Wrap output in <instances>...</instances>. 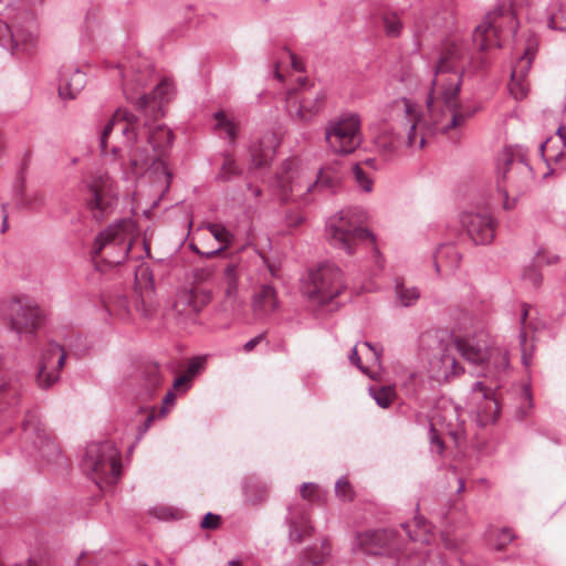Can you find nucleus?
<instances>
[{
    "mask_svg": "<svg viewBox=\"0 0 566 566\" xmlns=\"http://www.w3.org/2000/svg\"><path fill=\"white\" fill-rule=\"evenodd\" d=\"M153 119L146 117L147 140L156 156H151L146 148L134 146L138 138L136 125L138 118L127 109L118 108L104 126L99 136L101 153L106 156L108 151L114 158L118 157L119 147L109 144L113 134L119 135L129 149V172L133 176L147 172L157 185L158 190L167 192L172 181V174L166 163L160 158L172 145L174 134L166 125L151 124Z\"/></svg>",
    "mask_w": 566,
    "mask_h": 566,
    "instance_id": "obj_1",
    "label": "nucleus"
},
{
    "mask_svg": "<svg viewBox=\"0 0 566 566\" xmlns=\"http://www.w3.org/2000/svg\"><path fill=\"white\" fill-rule=\"evenodd\" d=\"M465 51L462 43L452 42L447 44L441 52L440 59L434 67L432 88L427 98V106L430 112L434 102H441L446 106L443 117L446 123L436 122V129L442 134L461 127L474 111L464 112L459 104V92L462 83V60Z\"/></svg>",
    "mask_w": 566,
    "mask_h": 566,
    "instance_id": "obj_2",
    "label": "nucleus"
},
{
    "mask_svg": "<svg viewBox=\"0 0 566 566\" xmlns=\"http://www.w3.org/2000/svg\"><path fill=\"white\" fill-rule=\"evenodd\" d=\"M359 223L355 209L340 210L326 221V240L333 248L344 251L347 255H353L363 248H370L377 269L382 270L385 260L376 247V238Z\"/></svg>",
    "mask_w": 566,
    "mask_h": 566,
    "instance_id": "obj_3",
    "label": "nucleus"
},
{
    "mask_svg": "<svg viewBox=\"0 0 566 566\" xmlns=\"http://www.w3.org/2000/svg\"><path fill=\"white\" fill-rule=\"evenodd\" d=\"M497 189L502 193L504 209H512L533 180V169L522 146H507L497 159Z\"/></svg>",
    "mask_w": 566,
    "mask_h": 566,
    "instance_id": "obj_4",
    "label": "nucleus"
},
{
    "mask_svg": "<svg viewBox=\"0 0 566 566\" xmlns=\"http://www.w3.org/2000/svg\"><path fill=\"white\" fill-rule=\"evenodd\" d=\"M151 69L145 63L144 70L133 73L130 80H124L123 90L130 102L138 111L150 119H158L164 116L163 105L169 102L175 95V85L169 78L161 80L151 94H143L135 98L134 94L139 87L146 86L151 77Z\"/></svg>",
    "mask_w": 566,
    "mask_h": 566,
    "instance_id": "obj_5",
    "label": "nucleus"
},
{
    "mask_svg": "<svg viewBox=\"0 0 566 566\" xmlns=\"http://www.w3.org/2000/svg\"><path fill=\"white\" fill-rule=\"evenodd\" d=\"M135 224L130 219H122L109 224L96 237L91 254L108 265L123 263L133 247Z\"/></svg>",
    "mask_w": 566,
    "mask_h": 566,
    "instance_id": "obj_6",
    "label": "nucleus"
},
{
    "mask_svg": "<svg viewBox=\"0 0 566 566\" xmlns=\"http://www.w3.org/2000/svg\"><path fill=\"white\" fill-rule=\"evenodd\" d=\"M82 469L99 489L112 486L120 476V451L112 441L91 442L86 446Z\"/></svg>",
    "mask_w": 566,
    "mask_h": 566,
    "instance_id": "obj_7",
    "label": "nucleus"
},
{
    "mask_svg": "<svg viewBox=\"0 0 566 566\" xmlns=\"http://www.w3.org/2000/svg\"><path fill=\"white\" fill-rule=\"evenodd\" d=\"M454 352L460 353L468 363L474 366H482L490 358L486 342L474 343L470 338H457L454 343L443 348L439 357L431 360L430 365L432 370H436V378L448 379L450 376L460 375L463 371L457 361Z\"/></svg>",
    "mask_w": 566,
    "mask_h": 566,
    "instance_id": "obj_8",
    "label": "nucleus"
},
{
    "mask_svg": "<svg viewBox=\"0 0 566 566\" xmlns=\"http://www.w3.org/2000/svg\"><path fill=\"white\" fill-rule=\"evenodd\" d=\"M346 289L342 270L331 262H324L308 270L302 283V293L311 302L325 305Z\"/></svg>",
    "mask_w": 566,
    "mask_h": 566,
    "instance_id": "obj_9",
    "label": "nucleus"
},
{
    "mask_svg": "<svg viewBox=\"0 0 566 566\" xmlns=\"http://www.w3.org/2000/svg\"><path fill=\"white\" fill-rule=\"evenodd\" d=\"M507 23L510 31L516 33V11L512 0H502L496 8L489 12L483 21L475 27L472 40L480 51H488L491 48H500V33L502 27Z\"/></svg>",
    "mask_w": 566,
    "mask_h": 566,
    "instance_id": "obj_10",
    "label": "nucleus"
},
{
    "mask_svg": "<svg viewBox=\"0 0 566 566\" xmlns=\"http://www.w3.org/2000/svg\"><path fill=\"white\" fill-rule=\"evenodd\" d=\"M24 451L36 460L48 464L62 465L64 462L61 448L46 431L34 412H28L23 420Z\"/></svg>",
    "mask_w": 566,
    "mask_h": 566,
    "instance_id": "obj_11",
    "label": "nucleus"
},
{
    "mask_svg": "<svg viewBox=\"0 0 566 566\" xmlns=\"http://www.w3.org/2000/svg\"><path fill=\"white\" fill-rule=\"evenodd\" d=\"M86 208L97 222L103 221L117 203L115 182L107 172L96 171L85 181Z\"/></svg>",
    "mask_w": 566,
    "mask_h": 566,
    "instance_id": "obj_12",
    "label": "nucleus"
},
{
    "mask_svg": "<svg viewBox=\"0 0 566 566\" xmlns=\"http://www.w3.org/2000/svg\"><path fill=\"white\" fill-rule=\"evenodd\" d=\"M361 120L356 113H343L331 119L325 127L326 143L336 154H350L361 143Z\"/></svg>",
    "mask_w": 566,
    "mask_h": 566,
    "instance_id": "obj_13",
    "label": "nucleus"
},
{
    "mask_svg": "<svg viewBox=\"0 0 566 566\" xmlns=\"http://www.w3.org/2000/svg\"><path fill=\"white\" fill-rule=\"evenodd\" d=\"M276 177L279 195L283 201H298L307 205L317 195V185L304 174L294 169V160L285 159Z\"/></svg>",
    "mask_w": 566,
    "mask_h": 566,
    "instance_id": "obj_14",
    "label": "nucleus"
},
{
    "mask_svg": "<svg viewBox=\"0 0 566 566\" xmlns=\"http://www.w3.org/2000/svg\"><path fill=\"white\" fill-rule=\"evenodd\" d=\"M324 103L325 93L322 88H305L298 94H289L286 112L292 122L305 125L318 115L324 107Z\"/></svg>",
    "mask_w": 566,
    "mask_h": 566,
    "instance_id": "obj_15",
    "label": "nucleus"
},
{
    "mask_svg": "<svg viewBox=\"0 0 566 566\" xmlns=\"http://www.w3.org/2000/svg\"><path fill=\"white\" fill-rule=\"evenodd\" d=\"M10 327L17 334H33L41 325L40 308L24 298L12 300L7 310Z\"/></svg>",
    "mask_w": 566,
    "mask_h": 566,
    "instance_id": "obj_16",
    "label": "nucleus"
},
{
    "mask_svg": "<svg viewBox=\"0 0 566 566\" xmlns=\"http://www.w3.org/2000/svg\"><path fill=\"white\" fill-rule=\"evenodd\" d=\"M353 549L368 555H384L399 552L401 547L395 531L377 530L358 533Z\"/></svg>",
    "mask_w": 566,
    "mask_h": 566,
    "instance_id": "obj_17",
    "label": "nucleus"
},
{
    "mask_svg": "<svg viewBox=\"0 0 566 566\" xmlns=\"http://www.w3.org/2000/svg\"><path fill=\"white\" fill-rule=\"evenodd\" d=\"M65 357L63 347L55 342H50L44 347L36 373V381L41 388L48 389L60 379V371L64 366Z\"/></svg>",
    "mask_w": 566,
    "mask_h": 566,
    "instance_id": "obj_18",
    "label": "nucleus"
},
{
    "mask_svg": "<svg viewBox=\"0 0 566 566\" xmlns=\"http://www.w3.org/2000/svg\"><path fill=\"white\" fill-rule=\"evenodd\" d=\"M460 222L474 244H490L495 234L496 221L490 212L465 211Z\"/></svg>",
    "mask_w": 566,
    "mask_h": 566,
    "instance_id": "obj_19",
    "label": "nucleus"
},
{
    "mask_svg": "<svg viewBox=\"0 0 566 566\" xmlns=\"http://www.w3.org/2000/svg\"><path fill=\"white\" fill-rule=\"evenodd\" d=\"M469 405L476 413L479 422L483 426L496 421L500 408L492 390L486 388L482 381L473 384Z\"/></svg>",
    "mask_w": 566,
    "mask_h": 566,
    "instance_id": "obj_20",
    "label": "nucleus"
},
{
    "mask_svg": "<svg viewBox=\"0 0 566 566\" xmlns=\"http://www.w3.org/2000/svg\"><path fill=\"white\" fill-rule=\"evenodd\" d=\"M535 51V44L528 43L523 55L512 66L509 90L515 99H523L527 95L528 83L526 76L531 70Z\"/></svg>",
    "mask_w": 566,
    "mask_h": 566,
    "instance_id": "obj_21",
    "label": "nucleus"
},
{
    "mask_svg": "<svg viewBox=\"0 0 566 566\" xmlns=\"http://www.w3.org/2000/svg\"><path fill=\"white\" fill-rule=\"evenodd\" d=\"M392 112L396 117L403 126H408L407 132V144L408 146H418L422 148L426 143V137L423 135H419L417 130V126L419 123L417 111L415 105L407 98H399L391 103L390 105Z\"/></svg>",
    "mask_w": 566,
    "mask_h": 566,
    "instance_id": "obj_22",
    "label": "nucleus"
},
{
    "mask_svg": "<svg viewBox=\"0 0 566 566\" xmlns=\"http://www.w3.org/2000/svg\"><path fill=\"white\" fill-rule=\"evenodd\" d=\"M280 140L276 133L272 130L265 132L258 142L250 146V155L252 165L255 168H264L273 160Z\"/></svg>",
    "mask_w": 566,
    "mask_h": 566,
    "instance_id": "obj_23",
    "label": "nucleus"
},
{
    "mask_svg": "<svg viewBox=\"0 0 566 566\" xmlns=\"http://www.w3.org/2000/svg\"><path fill=\"white\" fill-rule=\"evenodd\" d=\"M557 142L560 147L555 146L554 139L549 138L539 144V153L545 163L547 164L551 172L554 171L553 166L556 168L566 169V128L559 126L556 132Z\"/></svg>",
    "mask_w": 566,
    "mask_h": 566,
    "instance_id": "obj_24",
    "label": "nucleus"
},
{
    "mask_svg": "<svg viewBox=\"0 0 566 566\" xmlns=\"http://www.w3.org/2000/svg\"><path fill=\"white\" fill-rule=\"evenodd\" d=\"M280 307L277 293L270 284L262 285L252 297V310L256 317L264 318L273 314Z\"/></svg>",
    "mask_w": 566,
    "mask_h": 566,
    "instance_id": "obj_25",
    "label": "nucleus"
},
{
    "mask_svg": "<svg viewBox=\"0 0 566 566\" xmlns=\"http://www.w3.org/2000/svg\"><path fill=\"white\" fill-rule=\"evenodd\" d=\"M289 524V539L295 544H300L305 537L313 532V526L306 515L305 509L301 510L290 507V516L286 518Z\"/></svg>",
    "mask_w": 566,
    "mask_h": 566,
    "instance_id": "obj_26",
    "label": "nucleus"
},
{
    "mask_svg": "<svg viewBox=\"0 0 566 566\" xmlns=\"http://www.w3.org/2000/svg\"><path fill=\"white\" fill-rule=\"evenodd\" d=\"M400 138L392 130H384L374 139L375 151L382 163L394 160L398 156Z\"/></svg>",
    "mask_w": 566,
    "mask_h": 566,
    "instance_id": "obj_27",
    "label": "nucleus"
},
{
    "mask_svg": "<svg viewBox=\"0 0 566 566\" xmlns=\"http://www.w3.org/2000/svg\"><path fill=\"white\" fill-rule=\"evenodd\" d=\"M10 34L13 51L29 52L38 43V31L33 20L27 25L15 27Z\"/></svg>",
    "mask_w": 566,
    "mask_h": 566,
    "instance_id": "obj_28",
    "label": "nucleus"
},
{
    "mask_svg": "<svg viewBox=\"0 0 566 566\" xmlns=\"http://www.w3.org/2000/svg\"><path fill=\"white\" fill-rule=\"evenodd\" d=\"M86 76L78 69L62 72L60 76L59 95L63 99H73L84 88Z\"/></svg>",
    "mask_w": 566,
    "mask_h": 566,
    "instance_id": "obj_29",
    "label": "nucleus"
},
{
    "mask_svg": "<svg viewBox=\"0 0 566 566\" xmlns=\"http://www.w3.org/2000/svg\"><path fill=\"white\" fill-rule=\"evenodd\" d=\"M20 385L10 373L0 370V411L18 405Z\"/></svg>",
    "mask_w": 566,
    "mask_h": 566,
    "instance_id": "obj_30",
    "label": "nucleus"
},
{
    "mask_svg": "<svg viewBox=\"0 0 566 566\" xmlns=\"http://www.w3.org/2000/svg\"><path fill=\"white\" fill-rule=\"evenodd\" d=\"M433 261L437 273L441 274L443 271H454L458 269L461 254L453 244L446 243L437 249Z\"/></svg>",
    "mask_w": 566,
    "mask_h": 566,
    "instance_id": "obj_31",
    "label": "nucleus"
},
{
    "mask_svg": "<svg viewBox=\"0 0 566 566\" xmlns=\"http://www.w3.org/2000/svg\"><path fill=\"white\" fill-rule=\"evenodd\" d=\"M401 527L410 541L424 545L431 543L433 537L432 528L423 517L416 516L412 522L402 523Z\"/></svg>",
    "mask_w": 566,
    "mask_h": 566,
    "instance_id": "obj_32",
    "label": "nucleus"
},
{
    "mask_svg": "<svg viewBox=\"0 0 566 566\" xmlns=\"http://www.w3.org/2000/svg\"><path fill=\"white\" fill-rule=\"evenodd\" d=\"M547 25L552 30H566V0H552L547 10Z\"/></svg>",
    "mask_w": 566,
    "mask_h": 566,
    "instance_id": "obj_33",
    "label": "nucleus"
},
{
    "mask_svg": "<svg viewBox=\"0 0 566 566\" xmlns=\"http://www.w3.org/2000/svg\"><path fill=\"white\" fill-rule=\"evenodd\" d=\"M528 311H530L528 305L523 304L522 305V315H521L522 328L518 334V340H520V346H521V352H522V357H521L522 364L526 368L531 366L532 357H533V353H534V345L532 343L531 344L528 343L527 334H526V331L524 327L526 318L528 316Z\"/></svg>",
    "mask_w": 566,
    "mask_h": 566,
    "instance_id": "obj_34",
    "label": "nucleus"
},
{
    "mask_svg": "<svg viewBox=\"0 0 566 566\" xmlns=\"http://www.w3.org/2000/svg\"><path fill=\"white\" fill-rule=\"evenodd\" d=\"M207 229L212 234V237L223 245L218 248L217 250H212L206 253L207 258H212L217 255L219 252L224 250L232 241L233 235L227 230V228L219 223H209Z\"/></svg>",
    "mask_w": 566,
    "mask_h": 566,
    "instance_id": "obj_35",
    "label": "nucleus"
},
{
    "mask_svg": "<svg viewBox=\"0 0 566 566\" xmlns=\"http://www.w3.org/2000/svg\"><path fill=\"white\" fill-rule=\"evenodd\" d=\"M314 182L317 185V193L323 190L334 192L339 186L340 177L328 169H321Z\"/></svg>",
    "mask_w": 566,
    "mask_h": 566,
    "instance_id": "obj_36",
    "label": "nucleus"
},
{
    "mask_svg": "<svg viewBox=\"0 0 566 566\" xmlns=\"http://www.w3.org/2000/svg\"><path fill=\"white\" fill-rule=\"evenodd\" d=\"M514 538L515 534L513 530L510 527H503L501 530H496L494 533H491L488 542L492 549L502 551L510 543H512Z\"/></svg>",
    "mask_w": 566,
    "mask_h": 566,
    "instance_id": "obj_37",
    "label": "nucleus"
},
{
    "mask_svg": "<svg viewBox=\"0 0 566 566\" xmlns=\"http://www.w3.org/2000/svg\"><path fill=\"white\" fill-rule=\"evenodd\" d=\"M242 174V169L238 166L234 157L231 154H223V161L220 171L217 175V179L221 181H229L234 177H239Z\"/></svg>",
    "mask_w": 566,
    "mask_h": 566,
    "instance_id": "obj_38",
    "label": "nucleus"
},
{
    "mask_svg": "<svg viewBox=\"0 0 566 566\" xmlns=\"http://www.w3.org/2000/svg\"><path fill=\"white\" fill-rule=\"evenodd\" d=\"M213 117L217 122L214 126L216 130L220 134V136L233 143L237 138L235 125L226 116L223 112L214 113Z\"/></svg>",
    "mask_w": 566,
    "mask_h": 566,
    "instance_id": "obj_39",
    "label": "nucleus"
},
{
    "mask_svg": "<svg viewBox=\"0 0 566 566\" xmlns=\"http://www.w3.org/2000/svg\"><path fill=\"white\" fill-rule=\"evenodd\" d=\"M396 297L399 304L403 307L411 306L420 297V292L417 287H406L403 283H396Z\"/></svg>",
    "mask_w": 566,
    "mask_h": 566,
    "instance_id": "obj_40",
    "label": "nucleus"
},
{
    "mask_svg": "<svg viewBox=\"0 0 566 566\" xmlns=\"http://www.w3.org/2000/svg\"><path fill=\"white\" fill-rule=\"evenodd\" d=\"M384 31L389 38H397L402 31V22L396 12H386L381 17Z\"/></svg>",
    "mask_w": 566,
    "mask_h": 566,
    "instance_id": "obj_41",
    "label": "nucleus"
},
{
    "mask_svg": "<svg viewBox=\"0 0 566 566\" xmlns=\"http://www.w3.org/2000/svg\"><path fill=\"white\" fill-rule=\"evenodd\" d=\"M353 177L357 186L365 192L373 190L374 180L368 170L361 164H355L352 168Z\"/></svg>",
    "mask_w": 566,
    "mask_h": 566,
    "instance_id": "obj_42",
    "label": "nucleus"
},
{
    "mask_svg": "<svg viewBox=\"0 0 566 566\" xmlns=\"http://www.w3.org/2000/svg\"><path fill=\"white\" fill-rule=\"evenodd\" d=\"M223 276L227 282L226 294L229 297H233L238 291L237 265L233 263L228 264L223 271Z\"/></svg>",
    "mask_w": 566,
    "mask_h": 566,
    "instance_id": "obj_43",
    "label": "nucleus"
},
{
    "mask_svg": "<svg viewBox=\"0 0 566 566\" xmlns=\"http://www.w3.org/2000/svg\"><path fill=\"white\" fill-rule=\"evenodd\" d=\"M145 384L149 388V390L154 391L157 389L161 382L163 377L157 365L147 366L145 369Z\"/></svg>",
    "mask_w": 566,
    "mask_h": 566,
    "instance_id": "obj_44",
    "label": "nucleus"
},
{
    "mask_svg": "<svg viewBox=\"0 0 566 566\" xmlns=\"http://www.w3.org/2000/svg\"><path fill=\"white\" fill-rule=\"evenodd\" d=\"M370 395L376 403L381 408L389 407L392 398V389L390 387L370 388Z\"/></svg>",
    "mask_w": 566,
    "mask_h": 566,
    "instance_id": "obj_45",
    "label": "nucleus"
},
{
    "mask_svg": "<svg viewBox=\"0 0 566 566\" xmlns=\"http://www.w3.org/2000/svg\"><path fill=\"white\" fill-rule=\"evenodd\" d=\"M335 493L343 501H352L354 499V491L347 478L342 476L337 480Z\"/></svg>",
    "mask_w": 566,
    "mask_h": 566,
    "instance_id": "obj_46",
    "label": "nucleus"
},
{
    "mask_svg": "<svg viewBox=\"0 0 566 566\" xmlns=\"http://www.w3.org/2000/svg\"><path fill=\"white\" fill-rule=\"evenodd\" d=\"M429 440L431 450L437 452L438 454H442L444 450V443L439 437L434 426L431 423L429 427Z\"/></svg>",
    "mask_w": 566,
    "mask_h": 566,
    "instance_id": "obj_47",
    "label": "nucleus"
},
{
    "mask_svg": "<svg viewBox=\"0 0 566 566\" xmlns=\"http://www.w3.org/2000/svg\"><path fill=\"white\" fill-rule=\"evenodd\" d=\"M523 279L530 281L534 286H538L542 283V273L536 265H531L524 270Z\"/></svg>",
    "mask_w": 566,
    "mask_h": 566,
    "instance_id": "obj_48",
    "label": "nucleus"
},
{
    "mask_svg": "<svg viewBox=\"0 0 566 566\" xmlns=\"http://www.w3.org/2000/svg\"><path fill=\"white\" fill-rule=\"evenodd\" d=\"M490 357L493 359L497 373H503L510 367V360L506 353L496 352L491 354Z\"/></svg>",
    "mask_w": 566,
    "mask_h": 566,
    "instance_id": "obj_49",
    "label": "nucleus"
},
{
    "mask_svg": "<svg viewBox=\"0 0 566 566\" xmlns=\"http://www.w3.org/2000/svg\"><path fill=\"white\" fill-rule=\"evenodd\" d=\"M155 409H151L147 412L144 421L138 426L137 428V437L136 440L139 441L145 433L148 431V429L151 427L154 420H155Z\"/></svg>",
    "mask_w": 566,
    "mask_h": 566,
    "instance_id": "obj_50",
    "label": "nucleus"
},
{
    "mask_svg": "<svg viewBox=\"0 0 566 566\" xmlns=\"http://www.w3.org/2000/svg\"><path fill=\"white\" fill-rule=\"evenodd\" d=\"M220 520L219 515L209 512L203 516L200 526L205 530H214L219 526Z\"/></svg>",
    "mask_w": 566,
    "mask_h": 566,
    "instance_id": "obj_51",
    "label": "nucleus"
},
{
    "mask_svg": "<svg viewBox=\"0 0 566 566\" xmlns=\"http://www.w3.org/2000/svg\"><path fill=\"white\" fill-rule=\"evenodd\" d=\"M348 359L350 364L356 366L359 370H361L364 374H367V368L363 366L360 357L357 352V346H354L348 355Z\"/></svg>",
    "mask_w": 566,
    "mask_h": 566,
    "instance_id": "obj_52",
    "label": "nucleus"
},
{
    "mask_svg": "<svg viewBox=\"0 0 566 566\" xmlns=\"http://www.w3.org/2000/svg\"><path fill=\"white\" fill-rule=\"evenodd\" d=\"M317 490V485L314 483H303L300 488L301 496L304 500H312L314 492Z\"/></svg>",
    "mask_w": 566,
    "mask_h": 566,
    "instance_id": "obj_53",
    "label": "nucleus"
},
{
    "mask_svg": "<svg viewBox=\"0 0 566 566\" xmlns=\"http://www.w3.org/2000/svg\"><path fill=\"white\" fill-rule=\"evenodd\" d=\"M322 562H323V555L312 556L310 549H306L303 553V556H302V565L303 566H306L307 564L314 566Z\"/></svg>",
    "mask_w": 566,
    "mask_h": 566,
    "instance_id": "obj_54",
    "label": "nucleus"
},
{
    "mask_svg": "<svg viewBox=\"0 0 566 566\" xmlns=\"http://www.w3.org/2000/svg\"><path fill=\"white\" fill-rule=\"evenodd\" d=\"M265 338V333H261L256 335L255 337L251 338L243 345V350L245 353L252 352L256 345H259L263 339Z\"/></svg>",
    "mask_w": 566,
    "mask_h": 566,
    "instance_id": "obj_55",
    "label": "nucleus"
},
{
    "mask_svg": "<svg viewBox=\"0 0 566 566\" xmlns=\"http://www.w3.org/2000/svg\"><path fill=\"white\" fill-rule=\"evenodd\" d=\"M304 217L298 212H290L286 214V223L289 227H298L303 223Z\"/></svg>",
    "mask_w": 566,
    "mask_h": 566,
    "instance_id": "obj_56",
    "label": "nucleus"
},
{
    "mask_svg": "<svg viewBox=\"0 0 566 566\" xmlns=\"http://www.w3.org/2000/svg\"><path fill=\"white\" fill-rule=\"evenodd\" d=\"M203 366V360L201 358H193L190 360L187 369V375L195 376Z\"/></svg>",
    "mask_w": 566,
    "mask_h": 566,
    "instance_id": "obj_57",
    "label": "nucleus"
},
{
    "mask_svg": "<svg viewBox=\"0 0 566 566\" xmlns=\"http://www.w3.org/2000/svg\"><path fill=\"white\" fill-rule=\"evenodd\" d=\"M155 516L160 520H168L172 517V510L170 507L161 506L154 510Z\"/></svg>",
    "mask_w": 566,
    "mask_h": 566,
    "instance_id": "obj_58",
    "label": "nucleus"
},
{
    "mask_svg": "<svg viewBox=\"0 0 566 566\" xmlns=\"http://www.w3.org/2000/svg\"><path fill=\"white\" fill-rule=\"evenodd\" d=\"M360 164L363 165L364 168L367 167L370 170H377V169L381 168V165L378 164L376 158H367L364 161H361Z\"/></svg>",
    "mask_w": 566,
    "mask_h": 566,
    "instance_id": "obj_59",
    "label": "nucleus"
},
{
    "mask_svg": "<svg viewBox=\"0 0 566 566\" xmlns=\"http://www.w3.org/2000/svg\"><path fill=\"white\" fill-rule=\"evenodd\" d=\"M364 346H366L373 353L375 361L379 363L380 356H381V349L377 348L375 345H373L369 342H364Z\"/></svg>",
    "mask_w": 566,
    "mask_h": 566,
    "instance_id": "obj_60",
    "label": "nucleus"
},
{
    "mask_svg": "<svg viewBox=\"0 0 566 566\" xmlns=\"http://www.w3.org/2000/svg\"><path fill=\"white\" fill-rule=\"evenodd\" d=\"M191 378L188 375H181L174 381V388L178 389L181 386H187L190 382Z\"/></svg>",
    "mask_w": 566,
    "mask_h": 566,
    "instance_id": "obj_61",
    "label": "nucleus"
},
{
    "mask_svg": "<svg viewBox=\"0 0 566 566\" xmlns=\"http://www.w3.org/2000/svg\"><path fill=\"white\" fill-rule=\"evenodd\" d=\"M289 55H290V59H291L292 67L295 71H298V72L303 71V63L301 61H298L296 55L294 53H292L291 51H289Z\"/></svg>",
    "mask_w": 566,
    "mask_h": 566,
    "instance_id": "obj_62",
    "label": "nucleus"
},
{
    "mask_svg": "<svg viewBox=\"0 0 566 566\" xmlns=\"http://www.w3.org/2000/svg\"><path fill=\"white\" fill-rule=\"evenodd\" d=\"M2 210H3V220H2L1 231H2V232H6V231H7V229H8V213H7V205H2Z\"/></svg>",
    "mask_w": 566,
    "mask_h": 566,
    "instance_id": "obj_63",
    "label": "nucleus"
},
{
    "mask_svg": "<svg viewBox=\"0 0 566 566\" xmlns=\"http://www.w3.org/2000/svg\"><path fill=\"white\" fill-rule=\"evenodd\" d=\"M248 189L253 193L255 198L260 197L262 195V190L259 187H254L251 184H248Z\"/></svg>",
    "mask_w": 566,
    "mask_h": 566,
    "instance_id": "obj_64",
    "label": "nucleus"
}]
</instances>
